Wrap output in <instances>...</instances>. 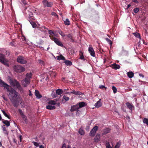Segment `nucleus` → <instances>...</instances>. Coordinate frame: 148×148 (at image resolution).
Masks as SVG:
<instances>
[{"label":"nucleus","instance_id":"obj_30","mask_svg":"<svg viewBox=\"0 0 148 148\" xmlns=\"http://www.w3.org/2000/svg\"><path fill=\"white\" fill-rule=\"evenodd\" d=\"M4 126L5 125H4L2 126L3 132L4 134H6L7 135H8V132L6 128L5 127H4Z\"/></svg>","mask_w":148,"mask_h":148},{"label":"nucleus","instance_id":"obj_4","mask_svg":"<svg viewBox=\"0 0 148 148\" xmlns=\"http://www.w3.org/2000/svg\"><path fill=\"white\" fill-rule=\"evenodd\" d=\"M0 62L6 66H9L8 63L5 58V56L2 54H0Z\"/></svg>","mask_w":148,"mask_h":148},{"label":"nucleus","instance_id":"obj_9","mask_svg":"<svg viewBox=\"0 0 148 148\" xmlns=\"http://www.w3.org/2000/svg\"><path fill=\"white\" fill-rule=\"evenodd\" d=\"M42 3L45 7H51L53 5V3L51 2H49L47 0H43Z\"/></svg>","mask_w":148,"mask_h":148},{"label":"nucleus","instance_id":"obj_54","mask_svg":"<svg viewBox=\"0 0 148 148\" xmlns=\"http://www.w3.org/2000/svg\"><path fill=\"white\" fill-rule=\"evenodd\" d=\"M2 97L6 101H8L7 98L5 97V96L4 95H3Z\"/></svg>","mask_w":148,"mask_h":148},{"label":"nucleus","instance_id":"obj_44","mask_svg":"<svg viewBox=\"0 0 148 148\" xmlns=\"http://www.w3.org/2000/svg\"><path fill=\"white\" fill-rule=\"evenodd\" d=\"M139 11V9L138 8H135L134 10V13H137Z\"/></svg>","mask_w":148,"mask_h":148},{"label":"nucleus","instance_id":"obj_47","mask_svg":"<svg viewBox=\"0 0 148 148\" xmlns=\"http://www.w3.org/2000/svg\"><path fill=\"white\" fill-rule=\"evenodd\" d=\"M32 143H33L34 145L36 146L37 147L39 146V143H38L34 141L32 142Z\"/></svg>","mask_w":148,"mask_h":148},{"label":"nucleus","instance_id":"obj_50","mask_svg":"<svg viewBox=\"0 0 148 148\" xmlns=\"http://www.w3.org/2000/svg\"><path fill=\"white\" fill-rule=\"evenodd\" d=\"M51 15L53 16H56L57 17H58V15H57L56 13L54 12H52L51 13Z\"/></svg>","mask_w":148,"mask_h":148},{"label":"nucleus","instance_id":"obj_13","mask_svg":"<svg viewBox=\"0 0 148 148\" xmlns=\"http://www.w3.org/2000/svg\"><path fill=\"white\" fill-rule=\"evenodd\" d=\"M126 105L127 106V108L131 111L134 110V106L131 103H129L128 102H127L126 103Z\"/></svg>","mask_w":148,"mask_h":148},{"label":"nucleus","instance_id":"obj_24","mask_svg":"<svg viewBox=\"0 0 148 148\" xmlns=\"http://www.w3.org/2000/svg\"><path fill=\"white\" fill-rule=\"evenodd\" d=\"M2 122L7 127L9 126L10 125V123L9 121L7 120H5L3 119Z\"/></svg>","mask_w":148,"mask_h":148},{"label":"nucleus","instance_id":"obj_22","mask_svg":"<svg viewBox=\"0 0 148 148\" xmlns=\"http://www.w3.org/2000/svg\"><path fill=\"white\" fill-rule=\"evenodd\" d=\"M64 62L67 66H71L72 64V62L69 60H65Z\"/></svg>","mask_w":148,"mask_h":148},{"label":"nucleus","instance_id":"obj_2","mask_svg":"<svg viewBox=\"0 0 148 148\" xmlns=\"http://www.w3.org/2000/svg\"><path fill=\"white\" fill-rule=\"evenodd\" d=\"M14 69L16 72L21 73L25 71V69L20 65H17L14 67Z\"/></svg>","mask_w":148,"mask_h":148},{"label":"nucleus","instance_id":"obj_56","mask_svg":"<svg viewBox=\"0 0 148 148\" xmlns=\"http://www.w3.org/2000/svg\"><path fill=\"white\" fill-rule=\"evenodd\" d=\"M29 96H32V95H33V94L32 93V92H31V91L29 90Z\"/></svg>","mask_w":148,"mask_h":148},{"label":"nucleus","instance_id":"obj_31","mask_svg":"<svg viewBox=\"0 0 148 148\" xmlns=\"http://www.w3.org/2000/svg\"><path fill=\"white\" fill-rule=\"evenodd\" d=\"M110 130L109 128H106L104 130V132L103 133V135H105L106 134L109 133L110 132Z\"/></svg>","mask_w":148,"mask_h":148},{"label":"nucleus","instance_id":"obj_33","mask_svg":"<svg viewBox=\"0 0 148 148\" xmlns=\"http://www.w3.org/2000/svg\"><path fill=\"white\" fill-rule=\"evenodd\" d=\"M38 62L40 64L44 66L45 65V63L44 61L40 60L39 59L38 60Z\"/></svg>","mask_w":148,"mask_h":148},{"label":"nucleus","instance_id":"obj_32","mask_svg":"<svg viewBox=\"0 0 148 148\" xmlns=\"http://www.w3.org/2000/svg\"><path fill=\"white\" fill-rule=\"evenodd\" d=\"M55 100L50 101L48 102V104L49 105H55L56 104V101H55Z\"/></svg>","mask_w":148,"mask_h":148},{"label":"nucleus","instance_id":"obj_17","mask_svg":"<svg viewBox=\"0 0 148 148\" xmlns=\"http://www.w3.org/2000/svg\"><path fill=\"white\" fill-rule=\"evenodd\" d=\"M35 95L36 97L38 99H40L42 97V95L40 94L39 91L37 90H35Z\"/></svg>","mask_w":148,"mask_h":148},{"label":"nucleus","instance_id":"obj_35","mask_svg":"<svg viewBox=\"0 0 148 148\" xmlns=\"http://www.w3.org/2000/svg\"><path fill=\"white\" fill-rule=\"evenodd\" d=\"M143 122L144 123L146 124L148 126V119L146 118H144L143 119Z\"/></svg>","mask_w":148,"mask_h":148},{"label":"nucleus","instance_id":"obj_11","mask_svg":"<svg viewBox=\"0 0 148 148\" xmlns=\"http://www.w3.org/2000/svg\"><path fill=\"white\" fill-rule=\"evenodd\" d=\"M88 51L92 56L93 57L95 56V53L92 47H89L88 49Z\"/></svg>","mask_w":148,"mask_h":148},{"label":"nucleus","instance_id":"obj_29","mask_svg":"<svg viewBox=\"0 0 148 148\" xmlns=\"http://www.w3.org/2000/svg\"><path fill=\"white\" fill-rule=\"evenodd\" d=\"M127 75L129 78H131L134 76V73L132 71H130L127 73Z\"/></svg>","mask_w":148,"mask_h":148},{"label":"nucleus","instance_id":"obj_46","mask_svg":"<svg viewBox=\"0 0 148 148\" xmlns=\"http://www.w3.org/2000/svg\"><path fill=\"white\" fill-rule=\"evenodd\" d=\"M106 145V148H112L109 142L107 143Z\"/></svg>","mask_w":148,"mask_h":148},{"label":"nucleus","instance_id":"obj_38","mask_svg":"<svg viewBox=\"0 0 148 148\" xmlns=\"http://www.w3.org/2000/svg\"><path fill=\"white\" fill-rule=\"evenodd\" d=\"M79 55H80V59L81 60H84V57L83 54L82 53L81 51H79Z\"/></svg>","mask_w":148,"mask_h":148},{"label":"nucleus","instance_id":"obj_40","mask_svg":"<svg viewBox=\"0 0 148 148\" xmlns=\"http://www.w3.org/2000/svg\"><path fill=\"white\" fill-rule=\"evenodd\" d=\"M58 32L62 37L66 36V35L64 34V33L60 30L58 31Z\"/></svg>","mask_w":148,"mask_h":148},{"label":"nucleus","instance_id":"obj_62","mask_svg":"<svg viewBox=\"0 0 148 148\" xmlns=\"http://www.w3.org/2000/svg\"><path fill=\"white\" fill-rule=\"evenodd\" d=\"M56 104H57L58 106H59L60 105V103H56Z\"/></svg>","mask_w":148,"mask_h":148},{"label":"nucleus","instance_id":"obj_53","mask_svg":"<svg viewBox=\"0 0 148 148\" xmlns=\"http://www.w3.org/2000/svg\"><path fill=\"white\" fill-rule=\"evenodd\" d=\"M66 144L65 143H64L62 146V148H66Z\"/></svg>","mask_w":148,"mask_h":148},{"label":"nucleus","instance_id":"obj_37","mask_svg":"<svg viewBox=\"0 0 148 148\" xmlns=\"http://www.w3.org/2000/svg\"><path fill=\"white\" fill-rule=\"evenodd\" d=\"M106 40L107 42L111 46L112 45V42L108 38H106Z\"/></svg>","mask_w":148,"mask_h":148},{"label":"nucleus","instance_id":"obj_19","mask_svg":"<svg viewBox=\"0 0 148 148\" xmlns=\"http://www.w3.org/2000/svg\"><path fill=\"white\" fill-rule=\"evenodd\" d=\"M101 99H100L99 101H97V102L95 104V106L96 108H98L101 106L102 103L101 101Z\"/></svg>","mask_w":148,"mask_h":148},{"label":"nucleus","instance_id":"obj_15","mask_svg":"<svg viewBox=\"0 0 148 148\" xmlns=\"http://www.w3.org/2000/svg\"><path fill=\"white\" fill-rule=\"evenodd\" d=\"M66 36L69 39L70 42H75L73 38V37L71 34H66Z\"/></svg>","mask_w":148,"mask_h":148},{"label":"nucleus","instance_id":"obj_58","mask_svg":"<svg viewBox=\"0 0 148 148\" xmlns=\"http://www.w3.org/2000/svg\"><path fill=\"white\" fill-rule=\"evenodd\" d=\"M22 3L24 5H25L27 4L26 1L25 0L23 1Z\"/></svg>","mask_w":148,"mask_h":148},{"label":"nucleus","instance_id":"obj_23","mask_svg":"<svg viewBox=\"0 0 148 148\" xmlns=\"http://www.w3.org/2000/svg\"><path fill=\"white\" fill-rule=\"evenodd\" d=\"M39 30L42 32H47V29L46 28L45 26H42L41 27L39 28Z\"/></svg>","mask_w":148,"mask_h":148},{"label":"nucleus","instance_id":"obj_55","mask_svg":"<svg viewBox=\"0 0 148 148\" xmlns=\"http://www.w3.org/2000/svg\"><path fill=\"white\" fill-rule=\"evenodd\" d=\"M133 2L135 3H139L137 0H132Z\"/></svg>","mask_w":148,"mask_h":148},{"label":"nucleus","instance_id":"obj_21","mask_svg":"<svg viewBox=\"0 0 148 148\" xmlns=\"http://www.w3.org/2000/svg\"><path fill=\"white\" fill-rule=\"evenodd\" d=\"M32 74L31 73H27L26 75V77L25 78H26L29 80L30 79L32 78Z\"/></svg>","mask_w":148,"mask_h":148},{"label":"nucleus","instance_id":"obj_3","mask_svg":"<svg viewBox=\"0 0 148 148\" xmlns=\"http://www.w3.org/2000/svg\"><path fill=\"white\" fill-rule=\"evenodd\" d=\"M17 61L18 63L22 64H26L27 62L25 58L20 56L18 57L17 59Z\"/></svg>","mask_w":148,"mask_h":148},{"label":"nucleus","instance_id":"obj_16","mask_svg":"<svg viewBox=\"0 0 148 148\" xmlns=\"http://www.w3.org/2000/svg\"><path fill=\"white\" fill-rule=\"evenodd\" d=\"M110 66L115 70L119 69L120 67V66L116 64H113L110 65Z\"/></svg>","mask_w":148,"mask_h":148},{"label":"nucleus","instance_id":"obj_60","mask_svg":"<svg viewBox=\"0 0 148 148\" xmlns=\"http://www.w3.org/2000/svg\"><path fill=\"white\" fill-rule=\"evenodd\" d=\"M44 146L43 145H40L39 146V148H44Z\"/></svg>","mask_w":148,"mask_h":148},{"label":"nucleus","instance_id":"obj_49","mask_svg":"<svg viewBox=\"0 0 148 148\" xmlns=\"http://www.w3.org/2000/svg\"><path fill=\"white\" fill-rule=\"evenodd\" d=\"M21 117L23 119L24 121H25L26 120V117L24 115V114L23 115H22L21 116Z\"/></svg>","mask_w":148,"mask_h":148},{"label":"nucleus","instance_id":"obj_43","mask_svg":"<svg viewBox=\"0 0 148 148\" xmlns=\"http://www.w3.org/2000/svg\"><path fill=\"white\" fill-rule=\"evenodd\" d=\"M63 98L66 101H68L69 100V98L68 97H67L66 96L64 95L63 97Z\"/></svg>","mask_w":148,"mask_h":148},{"label":"nucleus","instance_id":"obj_41","mask_svg":"<svg viewBox=\"0 0 148 148\" xmlns=\"http://www.w3.org/2000/svg\"><path fill=\"white\" fill-rule=\"evenodd\" d=\"M112 88L113 91V92L114 93H115L117 92V89L116 87L114 86H112Z\"/></svg>","mask_w":148,"mask_h":148},{"label":"nucleus","instance_id":"obj_1","mask_svg":"<svg viewBox=\"0 0 148 148\" xmlns=\"http://www.w3.org/2000/svg\"><path fill=\"white\" fill-rule=\"evenodd\" d=\"M7 89L8 91L9 92V99L13 106L17 107L18 106V101L17 98L18 93L16 90L6 83H4L1 86Z\"/></svg>","mask_w":148,"mask_h":148},{"label":"nucleus","instance_id":"obj_12","mask_svg":"<svg viewBox=\"0 0 148 148\" xmlns=\"http://www.w3.org/2000/svg\"><path fill=\"white\" fill-rule=\"evenodd\" d=\"M78 107L79 108L85 106L87 105L86 103L84 102H80L77 104Z\"/></svg>","mask_w":148,"mask_h":148},{"label":"nucleus","instance_id":"obj_27","mask_svg":"<svg viewBox=\"0 0 148 148\" xmlns=\"http://www.w3.org/2000/svg\"><path fill=\"white\" fill-rule=\"evenodd\" d=\"M57 60H64L65 58L62 55H60L59 56H57Z\"/></svg>","mask_w":148,"mask_h":148},{"label":"nucleus","instance_id":"obj_18","mask_svg":"<svg viewBox=\"0 0 148 148\" xmlns=\"http://www.w3.org/2000/svg\"><path fill=\"white\" fill-rule=\"evenodd\" d=\"M71 94H74L76 95H81L82 94V93L79 91H76L74 90H73V91L70 92Z\"/></svg>","mask_w":148,"mask_h":148},{"label":"nucleus","instance_id":"obj_26","mask_svg":"<svg viewBox=\"0 0 148 148\" xmlns=\"http://www.w3.org/2000/svg\"><path fill=\"white\" fill-rule=\"evenodd\" d=\"M56 92L57 95H61L63 93V91L62 89H58L56 90Z\"/></svg>","mask_w":148,"mask_h":148},{"label":"nucleus","instance_id":"obj_59","mask_svg":"<svg viewBox=\"0 0 148 148\" xmlns=\"http://www.w3.org/2000/svg\"><path fill=\"white\" fill-rule=\"evenodd\" d=\"M22 136L21 135H20L19 136V139H20V142H21L22 141Z\"/></svg>","mask_w":148,"mask_h":148},{"label":"nucleus","instance_id":"obj_45","mask_svg":"<svg viewBox=\"0 0 148 148\" xmlns=\"http://www.w3.org/2000/svg\"><path fill=\"white\" fill-rule=\"evenodd\" d=\"M30 23L33 28H35L36 26V23H35L34 22H30Z\"/></svg>","mask_w":148,"mask_h":148},{"label":"nucleus","instance_id":"obj_64","mask_svg":"<svg viewBox=\"0 0 148 148\" xmlns=\"http://www.w3.org/2000/svg\"><path fill=\"white\" fill-rule=\"evenodd\" d=\"M67 148H71L70 145H68L67 146Z\"/></svg>","mask_w":148,"mask_h":148},{"label":"nucleus","instance_id":"obj_61","mask_svg":"<svg viewBox=\"0 0 148 148\" xmlns=\"http://www.w3.org/2000/svg\"><path fill=\"white\" fill-rule=\"evenodd\" d=\"M131 6V5L130 4H129L127 5V8H129Z\"/></svg>","mask_w":148,"mask_h":148},{"label":"nucleus","instance_id":"obj_48","mask_svg":"<svg viewBox=\"0 0 148 148\" xmlns=\"http://www.w3.org/2000/svg\"><path fill=\"white\" fill-rule=\"evenodd\" d=\"M99 88L102 89H103V88H105L106 89H107L104 86L102 85H100L99 86Z\"/></svg>","mask_w":148,"mask_h":148},{"label":"nucleus","instance_id":"obj_39","mask_svg":"<svg viewBox=\"0 0 148 148\" xmlns=\"http://www.w3.org/2000/svg\"><path fill=\"white\" fill-rule=\"evenodd\" d=\"M49 33L50 35V36H49L50 37L51 36H53L54 37L53 35L54 34V33L53 31L51 30H49Z\"/></svg>","mask_w":148,"mask_h":148},{"label":"nucleus","instance_id":"obj_14","mask_svg":"<svg viewBox=\"0 0 148 148\" xmlns=\"http://www.w3.org/2000/svg\"><path fill=\"white\" fill-rule=\"evenodd\" d=\"M100 134H96L94 139L95 142L98 143L100 140Z\"/></svg>","mask_w":148,"mask_h":148},{"label":"nucleus","instance_id":"obj_57","mask_svg":"<svg viewBox=\"0 0 148 148\" xmlns=\"http://www.w3.org/2000/svg\"><path fill=\"white\" fill-rule=\"evenodd\" d=\"M63 93L64 94H69V93H70V92H69L64 90L63 91Z\"/></svg>","mask_w":148,"mask_h":148},{"label":"nucleus","instance_id":"obj_52","mask_svg":"<svg viewBox=\"0 0 148 148\" xmlns=\"http://www.w3.org/2000/svg\"><path fill=\"white\" fill-rule=\"evenodd\" d=\"M4 83V82L0 79V86H1Z\"/></svg>","mask_w":148,"mask_h":148},{"label":"nucleus","instance_id":"obj_5","mask_svg":"<svg viewBox=\"0 0 148 148\" xmlns=\"http://www.w3.org/2000/svg\"><path fill=\"white\" fill-rule=\"evenodd\" d=\"M11 85L12 86H15L19 89H22L21 87L19 82L16 79L10 81Z\"/></svg>","mask_w":148,"mask_h":148},{"label":"nucleus","instance_id":"obj_20","mask_svg":"<svg viewBox=\"0 0 148 148\" xmlns=\"http://www.w3.org/2000/svg\"><path fill=\"white\" fill-rule=\"evenodd\" d=\"M63 21L66 25H70V23L69 19H63Z\"/></svg>","mask_w":148,"mask_h":148},{"label":"nucleus","instance_id":"obj_42","mask_svg":"<svg viewBox=\"0 0 148 148\" xmlns=\"http://www.w3.org/2000/svg\"><path fill=\"white\" fill-rule=\"evenodd\" d=\"M121 143L120 142H118L116 145L115 146L114 148H119L120 146Z\"/></svg>","mask_w":148,"mask_h":148},{"label":"nucleus","instance_id":"obj_6","mask_svg":"<svg viewBox=\"0 0 148 148\" xmlns=\"http://www.w3.org/2000/svg\"><path fill=\"white\" fill-rule=\"evenodd\" d=\"M50 38L52 40H53L57 45L62 47H63V44L62 43V42L58 40V39L52 36L50 37Z\"/></svg>","mask_w":148,"mask_h":148},{"label":"nucleus","instance_id":"obj_10","mask_svg":"<svg viewBox=\"0 0 148 148\" xmlns=\"http://www.w3.org/2000/svg\"><path fill=\"white\" fill-rule=\"evenodd\" d=\"M30 80L25 78L22 81V85L24 87L27 86L30 83Z\"/></svg>","mask_w":148,"mask_h":148},{"label":"nucleus","instance_id":"obj_25","mask_svg":"<svg viewBox=\"0 0 148 148\" xmlns=\"http://www.w3.org/2000/svg\"><path fill=\"white\" fill-rule=\"evenodd\" d=\"M46 108L48 110H54L56 108V107L54 106L50 105H48L46 106Z\"/></svg>","mask_w":148,"mask_h":148},{"label":"nucleus","instance_id":"obj_36","mask_svg":"<svg viewBox=\"0 0 148 148\" xmlns=\"http://www.w3.org/2000/svg\"><path fill=\"white\" fill-rule=\"evenodd\" d=\"M1 111L2 112L3 114L6 117L8 118L9 119H10V118L9 116L8 115L7 113L5 112V111H4L3 110H1Z\"/></svg>","mask_w":148,"mask_h":148},{"label":"nucleus","instance_id":"obj_51","mask_svg":"<svg viewBox=\"0 0 148 148\" xmlns=\"http://www.w3.org/2000/svg\"><path fill=\"white\" fill-rule=\"evenodd\" d=\"M18 111L21 116H22L23 114V113L22 112V110L21 109H19L18 110Z\"/></svg>","mask_w":148,"mask_h":148},{"label":"nucleus","instance_id":"obj_7","mask_svg":"<svg viewBox=\"0 0 148 148\" xmlns=\"http://www.w3.org/2000/svg\"><path fill=\"white\" fill-rule=\"evenodd\" d=\"M98 129L97 126H95L90 131L89 134L90 136H94L95 134Z\"/></svg>","mask_w":148,"mask_h":148},{"label":"nucleus","instance_id":"obj_8","mask_svg":"<svg viewBox=\"0 0 148 148\" xmlns=\"http://www.w3.org/2000/svg\"><path fill=\"white\" fill-rule=\"evenodd\" d=\"M79 108L78 107L77 105L76 104V105H73L71 107V108L70 109V111L71 112H74V111H76V115L77 114V112H78L79 110L78 109Z\"/></svg>","mask_w":148,"mask_h":148},{"label":"nucleus","instance_id":"obj_34","mask_svg":"<svg viewBox=\"0 0 148 148\" xmlns=\"http://www.w3.org/2000/svg\"><path fill=\"white\" fill-rule=\"evenodd\" d=\"M78 132L82 135H84V131L81 128L79 129Z\"/></svg>","mask_w":148,"mask_h":148},{"label":"nucleus","instance_id":"obj_63","mask_svg":"<svg viewBox=\"0 0 148 148\" xmlns=\"http://www.w3.org/2000/svg\"><path fill=\"white\" fill-rule=\"evenodd\" d=\"M99 51L100 52L102 53V52L103 51V49H100V50H99Z\"/></svg>","mask_w":148,"mask_h":148},{"label":"nucleus","instance_id":"obj_28","mask_svg":"<svg viewBox=\"0 0 148 148\" xmlns=\"http://www.w3.org/2000/svg\"><path fill=\"white\" fill-rule=\"evenodd\" d=\"M133 34L135 36L136 38H138L140 39H141L140 35V34L137 32H135L133 33Z\"/></svg>","mask_w":148,"mask_h":148}]
</instances>
